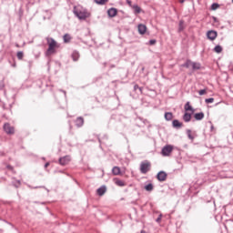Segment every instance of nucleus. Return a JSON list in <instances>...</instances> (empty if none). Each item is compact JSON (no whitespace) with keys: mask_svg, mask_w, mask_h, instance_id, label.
I'll return each instance as SVG.
<instances>
[{"mask_svg":"<svg viewBox=\"0 0 233 233\" xmlns=\"http://www.w3.org/2000/svg\"><path fill=\"white\" fill-rule=\"evenodd\" d=\"M46 41L48 45V48L46 52V56H53V54H56L57 52V48H60L61 45L57 43L54 38L52 37H46Z\"/></svg>","mask_w":233,"mask_h":233,"instance_id":"1","label":"nucleus"},{"mask_svg":"<svg viewBox=\"0 0 233 233\" xmlns=\"http://www.w3.org/2000/svg\"><path fill=\"white\" fill-rule=\"evenodd\" d=\"M75 15H76L80 20L85 21V19H88L90 17V13L86 11L82 5H76L73 10Z\"/></svg>","mask_w":233,"mask_h":233,"instance_id":"2","label":"nucleus"},{"mask_svg":"<svg viewBox=\"0 0 233 233\" xmlns=\"http://www.w3.org/2000/svg\"><path fill=\"white\" fill-rule=\"evenodd\" d=\"M150 168H152V164L150 161L145 160L140 163L141 174H147V172H150Z\"/></svg>","mask_w":233,"mask_h":233,"instance_id":"3","label":"nucleus"},{"mask_svg":"<svg viewBox=\"0 0 233 233\" xmlns=\"http://www.w3.org/2000/svg\"><path fill=\"white\" fill-rule=\"evenodd\" d=\"M172 150H174V147L171 145H167L162 148L161 154L164 157L170 156L172 154Z\"/></svg>","mask_w":233,"mask_h":233,"instance_id":"4","label":"nucleus"},{"mask_svg":"<svg viewBox=\"0 0 233 233\" xmlns=\"http://www.w3.org/2000/svg\"><path fill=\"white\" fill-rule=\"evenodd\" d=\"M4 130L8 135H14L15 133V129L14 127L10 126V124L6 123L4 125Z\"/></svg>","mask_w":233,"mask_h":233,"instance_id":"5","label":"nucleus"},{"mask_svg":"<svg viewBox=\"0 0 233 233\" xmlns=\"http://www.w3.org/2000/svg\"><path fill=\"white\" fill-rule=\"evenodd\" d=\"M167 176H168V175L167 174V172H165V171H160V172L157 173V178L159 181L163 182V181H167Z\"/></svg>","mask_w":233,"mask_h":233,"instance_id":"6","label":"nucleus"},{"mask_svg":"<svg viewBox=\"0 0 233 233\" xmlns=\"http://www.w3.org/2000/svg\"><path fill=\"white\" fill-rule=\"evenodd\" d=\"M70 159H71L70 156H66L64 157L59 158V163H60V165L65 167V165H68V163H70Z\"/></svg>","mask_w":233,"mask_h":233,"instance_id":"7","label":"nucleus"},{"mask_svg":"<svg viewBox=\"0 0 233 233\" xmlns=\"http://www.w3.org/2000/svg\"><path fill=\"white\" fill-rule=\"evenodd\" d=\"M208 38L210 39V41H214L216 37H218V32L211 30L207 33Z\"/></svg>","mask_w":233,"mask_h":233,"instance_id":"8","label":"nucleus"},{"mask_svg":"<svg viewBox=\"0 0 233 233\" xmlns=\"http://www.w3.org/2000/svg\"><path fill=\"white\" fill-rule=\"evenodd\" d=\"M137 28H138V34H140L141 35H145V34H147V25L143 24H139Z\"/></svg>","mask_w":233,"mask_h":233,"instance_id":"9","label":"nucleus"},{"mask_svg":"<svg viewBox=\"0 0 233 233\" xmlns=\"http://www.w3.org/2000/svg\"><path fill=\"white\" fill-rule=\"evenodd\" d=\"M194 118L196 121H201V120L205 119V113H203V112L195 113Z\"/></svg>","mask_w":233,"mask_h":233,"instance_id":"10","label":"nucleus"},{"mask_svg":"<svg viewBox=\"0 0 233 233\" xmlns=\"http://www.w3.org/2000/svg\"><path fill=\"white\" fill-rule=\"evenodd\" d=\"M107 15L109 17H116L117 15V9L112 7L107 11Z\"/></svg>","mask_w":233,"mask_h":233,"instance_id":"11","label":"nucleus"},{"mask_svg":"<svg viewBox=\"0 0 233 233\" xmlns=\"http://www.w3.org/2000/svg\"><path fill=\"white\" fill-rule=\"evenodd\" d=\"M106 193V186H102L96 190V194H98V196H105Z\"/></svg>","mask_w":233,"mask_h":233,"instance_id":"12","label":"nucleus"},{"mask_svg":"<svg viewBox=\"0 0 233 233\" xmlns=\"http://www.w3.org/2000/svg\"><path fill=\"white\" fill-rule=\"evenodd\" d=\"M192 119V115L189 114V113H185L184 116H183V120L186 122V123H189V121H191Z\"/></svg>","mask_w":233,"mask_h":233,"instance_id":"13","label":"nucleus"},{"mask_svg":"<svg viewBox=\"0 0 233 233\" xmlns=\"http://www.w3.org/2000/svg\"><path fill=\"white\" fill-rule=\"evenodd\" d=\"M76 127H83V125H85V119L81 116L77 117L76 121Z\"/></svg>","mask_w":233,"mask_h":233,"instance_id":"14","label":"nucleus"},{"mask_svg":"<svg viewBox=\"0 0 233 233\" xmlns=\"http://www.w3.org/2000/svg\"><path fill=\"white\" fill-rule=\"evenodd\" d=\"M172 125L174 128H181L183 127V123L179 122V120H173Z\"/></svg>","mask_w":233,"mask_h":233,"instance_id":"15","label":"nucleus"},{"mask_svg":"<svg viewBox=\"0 0 233 233\" xmlns=\"http://www.w3.org/2000/svg\"><path fill=\"white\" fill-rule=\"evenodd\" d=\"M166 121H172L174 119V115L171 112L165 113Z\"/></svg>","mask_w":233,"mask_h":233,"instance_id":"16","label":"nucleus"},{"mask_svg":"<svg viewBox=\"0 0 233 233\" xmlns=\"http://www.w3.org/2000/svg\"><path fill=\"white\" fill-rule=\"evenodd\" d=\"M184 108L186 112H194V108H192V106H190V102H187Z\"/></svg>","mask_w":233,"mask_h":233,"instance_id":"17","label":"nucleus"},{"mask_svg":"<svg viewBox=\"0 0 233 233\" xmlns=\"http://www.w3.org/2000/svg\"><path fill=\"white\" fill-rule=\"evenodd\" d=\"M112 172L114 176H119L121 174V168L119 167H114Z\"/></svg>","mask_w":233,"mask_h":233,"instance_id":"18","label":"nucleus"},{"mask_svg":"<svg viewBox=\"0 0 233 233\" xmlns=\"http://www.w3.org/2000/svg\"><path fill=\"white\" fill-rule=\"evenodd\" d=\"M115 185H116L117 187H125L127 184L125 183V181L116 178Z\"/></svg>","mask_w":233,"mask_h":233,"instance_id":"19","label":"nucleus"},{"mask_svg":"<svg viewBox=\"0 0 233 233\" xmlns=\"http://www.w3.org/2000/svg\"><path fill=\"white\" fill-rule=\"evenodd\" d=\"M79 57H80L79 52L74 51V52L72 53V59H73V61H78V60H79Z\"/></svg>","mask_w":233,"mask_h":233,"instance_id":"20","label":"nucleus"},{"mask_svg":"<svg viewBox=\"0 0 233 233\" xmlns=\"http://www.w3.org/2000/svg\"><path fill=\"white\" fill-rule=\"evenodd\" d=\"M64 43H70L72 41V36L68 34L64 35L63 36Z\"/></svg>","mask_w":233,"mask_h":233,"instance_id":"21","label":"nucleus"},{"mask_svg":"<svg viewBox=\"0 0 233 233\" xmlns=\"http://www.w3.org/2000/svg\"><path fill=\"white\" fill-rule=\"evenodd\" d=\"M192 68L193 70H200L201 69V64L193 62L192 63Z\"/></svg>","mask_w":233,"mask_h":233,"instance_id":"22","label":"nucleus"},{"mask_svg":"<svg viewBox=\"0 0 233 233\" xmlns=\"http://www.w3.org/2000/svg\"><path fill=\"white\" fill-rule=\"evenodd\" d=\"M145 190H147V192H152L154 190V186L152 184H147L145 186Z\"/></svg>","mask_w":233,"mask_h":233,"instance_id":"23","label":"nucleus"},{"mask_svg":"<svg viewBox=\"0 0 233 233\" xmlns=\"http://www.w3.org/2000/svg\"><path fill=\"white\" fill-rule=\"evenodd\" d=\"M178 30L179 32H183V30H185V22H183V20L179 21Z\"/></svg>","mask_w":233,"mask_h":233,"instance_id":"24","label":"nucleus"},{"mask_svg":"<svg viewBox=\"0 0 233 233\" xmlns=\"http://www.w3.org/2000/svg\"><path fill=\"white\" fill-rule=\"evenodd\" d=\"M214 52H216L217 54H221V52H223V47H221V46H216L214 48Z\"/></svg>","mask_w":233,"mask_h":233,"instance_id":"25","label":"nucleus"},{"mask_svg":"<svg viewBox=\"0 0 233 233\" xmlns=\"http://www.w3.org/2000/svg\"><path fill=\"white\" fill-rule=\"evenodd\" d=\"M134 14H141V7L138 5H133Z\"/></svg>","mask_w":233,"mask_h":233,"instance_id":"26","label":"nucleus"},{"mask_svg":"<svg viewBox=\"0 0 233 233\" xmlns=\"http://www.w3.org/2000/svg\"><path fill=\"white\" fill-rule=\"evenodd\" d=\"M192 61L187 60V62L183 64L181 66H184L185 68H190V66H192Z\"/></svg>","mask_w":233,"mask_h":233,"instance_id":"27","label":"nucleus"},{"mask_svg":"<svg viewBox=\"0 0 233 233\" xmlns=\"http://www.w3.org/2000/svg\"><path fill=\"white\" fill-rule=\"evenodd\" d=\"M187 135L188 139H191V141H194V136H192V130L187 129Z\"/></svg>","mask_w":233,"mask_h":233,"instance_id":"28","label":"nucleus"},{"mask_svg":"<svg viewBox=\"0 0 233 233\" xmlns=\"http://www.w3.org/2000/svg\"><path fill=\"white\" fill-rule=\"evenodd\" d=\"M16 57H17V59H19L21 61V60H23V57H25V54L22 51H19L16 54Z\"/></svg>","mask_w":233,"mask_h":233,"instance_id":"29","label":"nucleus"},{"mask_svg":"<svg viewBox=\"0 0 233 233\" xmlns=\"http://www.w3.org/2000/svg\"><path fill=\"white\" fill-rule=\"evenodd\" d=\"M219 8V5L217 3L212 4L211 10H218Z\"/></svg>","mask_w":233,"mask_h":233,"instance_id":"30","label":"nucleus"},{"mask_svg":"<svg viewBox=\"0 0 233 233\" xmlns=\"http://www.w3.org/2000/svg\"><path fill=\"white\" fill-rule=\"evenodd\" d=\"M134 90L136 91V90H139L140 92H141V94H143V87H139V86H137V85H135L134 86Z\"/></svg>","mask_w":233,"mask_h":233,"instance_id":"31","label":"nucleus"},{"mask_svg":"<svg viewBox=\"0 0 233 233\" xmlns=\"http://www.w3.org/2000/svg\"><path fill=\"white\" fill-rule=\"evenodd\" d=\"M199 96H205L207 94V89H201L198 91Z\"/></svg>","mask_w":233,"mask_h":233,"instance_id":"32","label":"nucleus"},{"mask_svg":"<svg viewBox=\"0 0 233 233\" xmlns=\"http://www.w3.org/2000/svg\"><path fill=\"white\" fill-rule=\"evenodd\" d=\"M214 101V98H207L206 103H212Z\"/></svg>","mask_w":233,"mask_h":233,"instance_id":"33","label":"nucleus"},{"mask_svg":"<svg viewBox=\"0 0 233 233\" xmlns=\"http://www.w3.org/2000/svg\"><path fill=\"white\" fill-rule=\"evenodd\" d=\"M5 88V83L0 82V90H3Z\"/></svg>","mask_w":233,"mask_h":233,"instance_id":"34","label":"nucleus"},{"mask_svg":"<svg viewBox=\"0 0 233 233\" xmlns=\"http://www.w3.org/2000/svg\"><path fill=\"white\" fill-rule=\"evenodd\" d=\"M105 3H106L105 1H96L97 5H105Z\"/></svg>","mask_w":233,"mask_h":233,"instance_id":"35","label":"nucleus"},{"mask_svg":"<svg viewBox=\"0 0 233 233\" xmlns=\"http://www.w3.org/2000/svg\"><path fill=\"white\" fill-rule=\"evenodd\" d=\"M149 45H151V46H152V45H156V40H150V41H149Z\"/></svg>","mask_w":233,"mask_h":233,"instance_id":"36","label":"nucleus"},{"mask_svg":"<svg viewBox=\"0 0 233 233\" xmlns=\"http://www.w3.org/2000/svg\"><path fill=\"white\" fill-rule=\"evenodd\" d=\"M161 218H162V216L159 215V217L157 218V223H159L161 221Z\"/></svg>","mask_w":233,"mask_h":233,"instance_id":"37","label":"nucleus"},{"mask_svg":"<svg viewBox=\"0 0 233 233\" xmlns=\"http://www.w3.org/2000/svg\"><path fill=\"white\" fill-rule=\"evenodd\" d=\"M48 167H50V163L47 162L45 164V168H48Z\"/></svg>","mask_w":233,"mask_h":233,"instance_id":"38","label":"nucleus"},{"mask_svg":"<svg viewBox=\"0 0 233 233\" xmlns=\"http://www.w3.org/2000/svg\"><path fill=\"white\" fill-rule=\"evenodd\" d=\"M7 168H9L10 170H12V166H7Z\"/></svg>","mask_w":233,"mask_h":233,"instance_id":"39","label":"nucleus"},{"mask_svg":"<svg viewBox=\"0 0 233 233\" xmlns=\"http://www.w3.org/2000/svg\"><path fill=\"white\" fill-rule=\"evenodd\" d=\"M96 1H106V0H96Z\"/></svg>","mask_w":233,"mask_h":233,"instance_id":"40","label":"nucleus"},{"mask_svg":"<svg viewBox=\"0 0 233 233\" xmlns=\"http://www.w3.org/2000/svg\"><path fill=\"white\" fill-rule=\"evenodd\" d=\"M127 3H128V5H130V3H131V2H130V1H128Z\"/></svg>","mask_w":233,"mask_h":233,"instance_id":"41","label":"nucleus"}]
</instances>
